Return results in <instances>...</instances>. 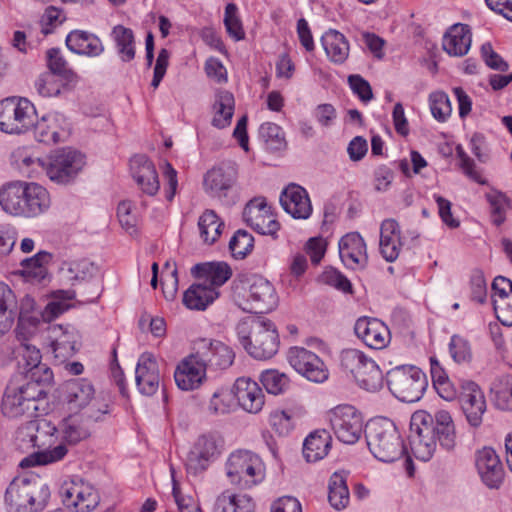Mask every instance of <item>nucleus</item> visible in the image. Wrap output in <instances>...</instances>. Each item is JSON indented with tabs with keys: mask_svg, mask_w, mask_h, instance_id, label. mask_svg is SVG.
<instances>
[{
	"mask_svg": "<svg viewBox=\"0 0 512 512\" xmlns=\"http://www.w3.org/2000/svg\"><path fill=\"white\" fill-rule=\"evenodd\" d=\"M452 451L456 446V431L448 411L438 410L434 415L419 410L412 414L409 442L413 455L421 461H429L437 448Z\"/></svg>",
	"mask_w": 512,
	"mask_h": 512,
	"instance_id": "1",
	"label": "nucleus"
},
{
	"mask_svg": "<svg viewBox=\"0 0 512 512\" xmlns=\"http://www.w3.org/2000/svg\"><path fill=\"white\" fill-rule=\"evenodd\" d=\"M95 406L94 403L84 412H73L62 418L53 428L60 443L39 453L36 462L46 465L60 461L67 455L70 447L89 439L92 435L93 423L99 421L103 414L108 413L107 404L99 406L96 412L93 410Z\"/></svg>",
	"mask_w": 512,
	"mask_h": 512,
	"instance_id": "2",
	"label": "nucleus"
},
{
	"mask_svg": "<svg viewBox=\"0 0 512 512\" xmlns=\"http://www.w3.org/2000/svg\"><path fill=\"white\" fill-rule=\"evenodd\" d=\"M0 206L13 216L32 218L50 207L48 191L34 182H11L0 189Z\"/></svg>",
	"mask_w": 512,
	"mask_h": 512,
	"instance_id": "3",
	"label": "nucleus"
},
{
	"mask_svg": "<svg viewBox=\"0 0 512 512\" xmlns=\"http://www.w3.org/2000/svg\"><path fill=\"white\" fill-rule=\"evenodd\" d=\"M23 164L41 169L55 184L68 185L75 181L85 165V157L70 147L57 149L45 159L26 157Z\"/></svg>",
	"mask_w": 512,
	"mask_h": 512,
	"instance_id": "4",
	"label": "nucleus"
},
{
	"mask_svg": "<svg viewBox=\"0 0 512 512\" xmlns=\"http://www.w3.org/2000/svg\"><path fill=\"white\" fill-rule=\"evenodd\" d=\"M365 437L370 452L379 461L391 463L405 454L403 439L388 418L371 419L366 425Z\"/></svg>",
	"mask_w": 512,
	"mask_h": 512,
	"instance_id": "5",
	"label": "nucleus"
},
{
	"mask_svg": "<svg viewBox=\"0 0 512 512\" xmlns=\"http://www.w3.org/2000/svg\"><path fill=\"white\" fill-rule=\"evenodd\" d=\"M237 334L242 346L255 359H270L278 351V333L274 323L268 319H254L250 325L240 323Z\"/></svg>",
	"mask_w": 512,
	"mask_h": 512,
	"instance_id": "6",
	"label": "nucleus"
},
{
	"mask_svg": "<svg viewBox=\"0 0 512 512\" xmlns=\"http://www.w3.org/2000/svg\"><path fill=\"white\" fill-rule=\"evenodd\" d=\"M48 487L38 476L15 478L6 489L8 512H39L49 498Z\"/></svg>",
	"mask_w": 512,
	"mask_h": 512,
	"instance_id": "7",
	"label": "nucleus"
},
{
	"mask_svg": "<svg viewBox=\"0 0 512 512\" xmlns=\"http://www.w3.org/2000/svg\"><path fill=\"white\" fill-rule=\"evenodd\" d=\"M45 394L43 385L26 380L22 384L11 381L2 398V413L8 418L33 417L37 410L36 401Z\"/></svg>",
	"mask_w": 512,
	"mask_h": 512,
	"instance_id": "8",
	"label": "nucleus"
},
{
	"mask_svg": "<svg viewBox=\"0 0 512 512\" xmlns=\"http://www.w3.org/2000/svg\"><path fill=\"white\" fill-rule=\"evenodd\" d=\"M236 290L242 299L239 306L249 313H267L273 310L278 302L273 285L259 275L243 277Z\"/></svg>",
	"mask_w": 512,
	"mask_h": 512,
	"instance_id": "9",
	"label": "nucleus"
},
{
	"mask_svg": "<svg viewBox=\"0 0 512 512\" xmlns=\"http://www.w3.org/2000/svg\"><path fill=\"white\" fill-rule=\"evenodd\" d=\"M238 167L234 162H222L209 169L203 178L204 191L222 205L231 207L239 200Z\"/></svg>",
	"mask_w": 512,
	"mask_h": 512,
	"instance_id": "10",
	"label": "nucleus"
},
{
	"mask_svg": "<svg viewBox=\"0 0 512 512\" xmlns=\"http://www.w3.org/2000/svg\"><path fill=\"white\" fill-rule=\"evenodd\" d=\"M340 366L363 389L376 392L383 385V374L376 362L358 349H345L340 355Z\"/></svg>",
	"mask_w": 512,
	"mask_h": 512,
	"instance_id": "11",
	"label": "nucleus"
},
{
	"mask_svg": "<svg viewBox=\"0 0 512 512\" xmlns=\"http://www.w3.org/2000/svg\"><path fill=\"white\" fill-rule=\"evenodd\" d=\"M387 385L391 393L403 402H416L425 392L426 375L416 366L401 365L387 372Z\"/></svg>",
	"mask_w": 512,
	"mask_h": 512,
	"instance_id": "12",
	"label": "nucleus"
},
{
	"mask_svg": "<svg viewBox=\"0 0 512 512\" xmlns=\"http://www.w3.org/2000/svg\"><path fill=\"white\" fill-rule=\"evenodd\" d=\"M225 469L230 482L242 489L250 488L265 478V466L261 458L246 450L233 452Z\"/></svg>",
	"mask_w": 512,
	"mask_h": 512,
	"instance_id": "13",
	"label": "nucleus"
},
{
	"mask_svg": "<svg viewBox=\"0 0 512 512\" xmlns=\"http://www.w3.org/2000/svg\"><path fill=\"white\" fill-rule=\"evenodd\" d=\"M37 112L27 98L8 97L0 101V130L9 134H20L31 129Z\"/></svg>",
	"mask_w": 512,
	"mask_h": 512,
	"instance_id": "14",
	"label": "nucleus"
},
{
	"mask_svg": "<svg viewBox=\"0 0 512 512\" xmlns=\"http://www.w3.org/2000/svg\"><path fill=\"white\" fill-rule=\"evenodd\" d=\"M328 416L331 428L339 441L354 444L360 439L363 432V418L355 407L337 406L329 412Z\"/></svg>",
	"mask_w": 512,
	"mask_h": 512,
	"instance_id": "15",
	"label": "nucleus"
},
{
	"mask_svg": "<svg viewBox=\"0 0 512 512\" xmlns=\"http://www.w3.org/2000/svg\"><path fill=\"white\" fill-rule=\"evenodd\" d=\"M223 440L220 436L208 433L198 437L187 455L186 469L197 475L205 471L222 451Z\"/></svg>",
	"mask_w": 512,
	"mask_h": 512,
	"instance_id": "16",
	"label": "nucleus"
},
{
	"mask_svg": "<svg viewBox=\"0 0 512 512\" xmlns=\"http://www.w3.org/2000/svg\"><path fill=\"white\" fill-rule=\"evenodd\" d=\"M63 504L76 512H91L100 503L97 490L83 479L65 482L60 489Z\"/></svg>",
	"mask_w": 512,
	"mask_h": 512,
	"instance_id": "17",
	"label": "nucleus"
},
{
	"mask_svg": "<svg viewBox=\"0 0 512 512\" xmlns=\"http://www.w3.org/2000/svg\"><path fill=\"white\" fill-rule=\"evenodd\" d=\"M14 354L18 365L24 369L26 381L40 385L49 384L52 381L53 372L46 364L41 363L42 356L36 346L21 342L15 348Z\"/></svg>",
	"mask_w": 512,
	"mask_h": 512,
	"instance_id": "18",
	"label": "nucleus"
},
{
	"mask_svg": "<svg viewBox=\"0 0 512 512\" xmlns=\"http://www.w3.org/2000/svg\"><path fill=\"white\" fill-rule=\"evenodd\" d=\"M243 219L248 226L262 235L275 237L280 229V224L264 197H256L246 204Z\"/></svg>",
	"mask_w": 512,
	"mask_h": 512,
	"instance_id": "19",
	"label": "nucleus"
},
{
	"mask_svg": "<svg viewBox=\"0 0 512 512\" xmlns=\"http://www.w3.org/2000/svg\"><path fill=\"white\" fill-rule=\"evenodd\" d=\"M289 364L309 381L321 383L328 378L324 362L314 352L303 347H292L287 354Z\"/></svg>",
	"mask_w": 512,
	"mask_h": 512,
	"instance_id": "20",
	"label": "nucleus"
},
{
	"mask_svg": "<svg viewBox=\"0 0 512 512\" xmlns=\"http://www.w3.org/2000/svg\"><path fill=\"white\" fill-rule=\"evenodd\" d=\"M195 353L206 369L211 367L216 370H225L233 364L235 359V353L232 348L218 340H199Z\"/></svg>",
	"mask_w": 512,
	"mask_h": 512,
	"instance_id": "21",
	"label": "nucleus"
},
{
	"mask_svg": "<svg viewBox=\"0 0 512 512\" xmlns=\"http://www.w3.org/2000/svg\"><path fill=\"white\" fill-rule=\"evenodd\" d=\"M476 469L482 483L489 489H499L505 477L504 467L496 452L484 447L476 454Z\"/></svg>",
	"mask_w": 512,
	"mask_h": 512,
	"instance_id": "22",
	"label": "nucleus"
},
{
	"mask_svg": "<svg viewBox=\"0 0 512 512\" xmlns=\"http://www.w3.org/2000/svg\"><path fill=\"white\" fill-rule=\"evenodd\" d=\"M354 331L366 346L376 350L387 347L391 340L389 328L376 318H359L355 323Z\"/></svg>",
	"mask_w": 512,
	"mask_h": 512,
	"instance_id": "23",
	"label": "nucleus"
},
{
	"mask_svg": "<svg viewBox=\"0 0 512 512\" xmlns=\"http://www.w3.org/2000/svg\"><path fill=\"white\" fill-rule=\"evenodd\" d=\"M461 404L467 421L473 427L482 423L486 411V400L480 387L473 381H463L461 384Z\"/></svg>",
	"mask_w": 512,
	"mask_h": 512,
	"instance_id": "24",
	"label": "nucleus"
},
{
	"mask_svg": "<svg viewBox=\"0 0 512 512\" xmlns=\"http://www.w3.org/2000/svg\"><path fill=\"white\" fill-rule=\"evenodd\" d=\"M175 382L183 391H190L200 387L206 378V368L196 353L186 357L176 368Z\"/></svg>",
	"mask_w": 512,
	"mask_h": 512,
	"instance_id": "25",
	"label": "nucleus"
},
{
	"mask_svg": "<svg viewBox=\"0 0 512 512\" xmlns=\"http://www.w3.org/2000/svg\"><path fill=\"white\" fill-rule=\"evenodd\" d=\"M233 394L239 406L248 413H259L265 403V395L257 384L250 378L240 377L233 386Z\"/></svg>",
	"mask_w": 512,
	"mask_h": 512,
	"instance_id": "26",
	"label": "nucleus"
},
{
	"mask_svg": "<svg viewBox=\"0 0 512 512\" xmlns=\"http://www.w3.org/2000/svg\"><path fill=\"white\" fill-rule=\"evenodd\" d=\"M135 380L139 392L146 396L154 395L160 386V374L156 359L152 354L144 353L139 357Z\"/></svg>",
	"mask_w": 512,
	"mask_h": 512,
	"instance_id": "27",
	"label": "nucleus"
},
{
	"mask_svg": "<svg viewBox=\"0 0 512 512\" xmlns=\"http://www.w3.org/2000/svg\"><path fill=\"white\" fill-rule=\"evenodd\" d=\"M283 209L296 219H307L312 213V205L307 191L297 184H289L280 195Z\"/></svg>",
	"mask_w": 512,
	"mask_h": 512,
	"instance_id": "28",
	"label": "nucleus"
},
{
	"mask_svg": "<svg viewBox=\"0 0 512 512\" xmlns=\"http://www.w3.org/2000/svg\"><path fill=\"white\" fill-rule=\"evenodd\" d=\"M65 401L70 411L79 410L83 412L91 402L94 400L92 405L95 403L96 406L93 410L96 412L98 407L103 403L98 404L94 398L95 389L91 382L86 379H74L68 381L65 384Z\"/></svg>",
	"mask_w": 512,
	"mask_h": 512,
	"instance_id": "29",
	"label": "nucleus"
},
{
	"mask_svg": "<svg viewBox=\"0 0 512 512\" xmlns=\"http://www.w3.org/2000/svg\"><path fill=\"white\" fill-rule=\"evenodd\" d=\"M131 173L145 194L154 196L160 188L158 173L154 164L145 156L138 155L130 161Z\"/></svg>",
	"mask_w": 512,
	"mask_h": 512,
	"instance_id": "30",
	"label": "nucleus"
},
{
	"mask_svg": "<svg viewBox=\"0 0 512 512\" xmlns=\"http://www.w3.org/2000/svg\"><path fill=\"white\" fill-rule=\"evenodd\" d=\"M339 255L347 267H365L368 257L361 235L356 232L344 235L339 241Z\"/></svg>",
	"mask_w": 512,
	"mask_h": 512,
	"instance_id": "31",
	"label": "nucleus"
},
{
	"mask_svg": "<svg viewBox=\"0 0 512 512\" xmlns=\"http://www.w3.org/2000/svg\"><path fill=\"white\" fill-rule=\"evenodd\" d=\"M67 48L78 55L98 57L104 52V46L100 38L88 31L73 30L65 40Z\"/></svg>",
	"mask_w": 512,
	"mask_h": 512,
	"instance_id": "32",
	"label": "nucleus"
},
{
	"mask_svg": "<svg viewBox=\"0 0 512 512\" xmlns=\"http://www.w3.org/2000/svg\"><path fill=\"white\" fill-rule=\"evenodd\" d=\"M37 432L38 424L36 421H28L27 423L19 427L15 432V447L23 453H31L29 457H26L21 460L20 466L22 468L31 467L34 466L35 464H38L36 462V459L37 455L40 452L37 453L34 451V449L38 446Z\"/></svg>",
	"mask_w": 512,
	"mask_h": 512,
	"instance_id": "33",
	"label": "nucleus"
},
{
	"mask_svg": "<svg viewBox=\"0 0 512 512\" xmlns=\"http://www.w3.org/2000/svg\"><path fill=\"white\" fill-rule=\"evenodd\" d=\"M472 33L467 24L457 23L452 25L443 37V49L450 56L462 57L470 49Z\"/></svg>",
	"mask_w": 512,
	"mask_h": 512,
	"instance_id": "34",
	"label": "nucleus"
},
{
	"mask_svg": "<svg viewBox=\"0 0 512 512\" xmlns=\"http://www.w3.org/2000/svg\"><path fill=\"white\" fill-rule=\"evenodd\" d=\"M400 227L396 220L385 219L380 227V253L387 262L395 261L401 251Z\"/></svg>",
	"mask_w": 512,
	"mask_h": 512,
	"instance_id": "35",
	"label": "nucleus"
},
{
	"mask_svg": "<svg viewBox=\"0 0 512 512\" xmlns=\"http://www.w3.org/2000/svg\"><path fill=\"white\" fill-rule=\"evenodd\" d=\"M64 118L59 114H48L40 120H35L34 128L35 137L39 142L46 144H56L62 140L65 134L61 122Z\"/></svg>",
	"mask_w": 512,
	"mask_h": 512,
	"instance_id": "36",
	"label": "nucleus"
},
{
	"mask_svg": "<svg viewBox=\"0 0 512 512\" xmlns=\"http://www.w3.org/2000/svg\"><path fill=\"white\" fill-rule=\"evenodd\" d=\"M191 273L194 277L204 279L203 283H207L215 289L222 286L232 275L230 266L225 262H207L193 266Z\"/></svg>",
	"mask_w": 512,
	"mask_h": 512,
	"instance_id": "37",
	"label": "nucleus"
},
{
	"mask_svg": "<svg viewBox=\"0 0 512 512\" xmlns=\"http://www.w3.org/2000/svg\"><path fill=\"white\" fill-rule=\"evenodd\" d=\"M59 269L72 285L88 282L98 273L95 263L86 258L63 261Z\"/></svg>",
	"mask_w": 512,
	"mask_h": 512,
	"instance_id": "38",
	"label": "nucleus"
},
{
	"mask_svg": "<svg viewBox=\"0 0 512 512\" xmlns=\"http://www.w3.org/2000/svg\"><path fill=\"white\" fill-rule=\"evenodd\" d=\"M218 296L219 292L207 283H195L184 292L183 304L190 310L203 311Z\"/></svg>",
	"mask_w": 512,
	"mask_h": 512,
	"instance_id": "39",
	"label": "nucleus"
},
{
	"mask_svg": "<svg viewBox=\"0 0 512 512\" xmlns=\"http://www.w3.org/2000/svg\"><path fill=\"white\" fill-rule=\"evenodd\" d=\"M18 315L14 292L7 284L0 282V335H4L12 328Z\"/></svg>",
	"mask_w": 512,
	"mask_h": 512,
	"instance_id": "40",
	"label": "nucleus"
},
{
	"mask_svg": "<svg viewBox=\"0 0 512 512\" xmlns=\"http://www.w3.org/2000/svg\"><path fill=\"white\" fill-rule=\"evenodd\" d=\"M235 100L231 92L219 90L215 95L213 104L212 126L218 129H224L231 124L234 114Z\"/></svg>",
	"mask_w": 512,
	"mask_h": 512,
	"instance_id": "41",
	"label": "nucleus"
},
{
	"mask_svg": "<svg viewBox=\"0 0 512 512\" xmlns=\"http://www.w3.org/2000/svg\"><path fill=\"white\" fill-rule=\"evenodd\" d=\"M54 332L60 331L61 334L52 341V350L55 358L60 361L72 357L78 351L80 335L73 327L63 329L61 326L54 328Z\"/></svg>",
	"mask_w": 512,
	"mask_h": 512,
	"instance_id": "42",
	"label": "nucleus"
},
{
	"mask_svg": "<svg viewBox=\"0 0 512 512\" xmlns=\"http://www.w3.org/2000/svg\"><path fill=\"white\" fill-rule=\"evenodd\" d=\"M328 58L335 64H342L349 56V43L346 37L337 30L330 29L321 38Z\"/></svg>",
	"mask_w": 512,
	"mask_h": 512,
	"instance_id": "43",
	"label": "nucleus"
},
{
	"mask_svg": "<svg viewBox=\"0 0 512 512\" xmlns=\"http://www.w3.org/2000/svg\"><path fill=\"white\" fill-rule=\"evenodd\" d=\"M331 446V436L326 430H316L309 434L303 444V456L308 462L323 459Z\"/></svg>",
	"mask_w": 512,
	"mask_h": 512,
	"instance_id": "44",
	"label": "nucleus"
},
{
	"mask_svg": "<svg viewBox=\"0 0 512 512\" xmlns=\"http://www.w3.org/2000/svg\"><path fill=\"white\" fill-rule=\"evenodd\" d=\"M200 237L206 244L215 243L224 228V222L212 209H206L198 220Z\"/></svg>",
	"mask_w": 512,
	"mask_h": 512,
	"instance_id": "45",
	"label": "nucleus"
},
{
	"mask_svg": "<svg viewBox=\"0 0 512 512\" xmlns=\"http://www.w3.org/2000/svg\"><path fill=\"white\" fill-rule=\"evenodd\" d=\"M328 489V500L331 506L336 510L346 508L350 500L346 477L337 472L333 473L329 480Z\"/></svg>",
	"mask_w": 512,
	"mask_h": 512,
	"instance_id": "46",
	"label": "nucleus"
},
{
	"mask_svg": "<svg viewBox=\"0 0 512 512\" xmlns=\"http://www.w3.org/2000/svg\"><path fill=\"white\" fill-rule=\"evenodd\" d=\"M47 65L48 72L60 76L68 86H75L78 83V75L67 67V62L61 55L60 49L51 48L47 51Z\"/></svg>",
	"mask_w": 512,
	"mask_h": 512,
	"instance_id": "47",
	"label": "nucleus"
},
{
	"mask_svg": "<svg viewBox=\"0 0 512 512\" xmlns=\"http://www.w3.org/2000/svg\"><path fill=\"white\" fill-rule=\"evenodd\" d=\"M494 405L504 411H512V374L496 379L491 388Z\"/></svg>",
	"mask_w": 512,
	"mask_h": 512,
	"instance_id": "48",
	"label": "nucleus"
},
{
	"mask_svg": "<svg viewBox=\"0 0 512 512\" xmlns=\"http://www.w3.org/2000/svg\"><path fill=\"white\" fill-rule=\"evenodd\" d=\"M112 37L116 43L117 52L124 62H130L135 57L134 34L129 28L122 25L115 26Z\"/></svg>",
	"mask_w": 512,
	"mask_h": 512,
	"instance_id": "49",
	"label": "nucleus"
},
{
	"mask_svg": "<svg viewBox=\"0 0 512 512\" xmlns=\"http://www.w3.org/2000/svg\"><path fill=\"white\" fill-rule=\"evenodd\" d=\"M74 86H68L66 81L54 73L45 72L35 81V89L42 97L58 96L62 90L71 89Z\"/></svg>",
	"mask_w": 512,
	"mask_h": 512,
	"instance_id": "50",
	"label": "nucleus"
},
{
	"mask_svg": "<svg viewBox=\"0 0 512 512\" xmlns=\"http://www.w3.org/2000/svg\"><path fill=\"white\" fill-rule=\"evenodd\" d=\"M260 138L265 142L267 149L279 151L286 147L284 133L275 123H263L259 129Z\"/></svg>",
	"mask_w": 512,
	"mask_h": 512,
	"instance_id": "51",
	"label": "nucleus"
},
{
	"mask_svg": "<svg viewBox=\"0 0 512 512\" xmlns=\"http://www.w3.org/2000/svg\"><path fill=\"white\" fill-rule=\"evenodd\" d=\"M51 255L47 252H39L31 258L24 259L21 262L23 274L27 277L42 280L47 274L44 266L49 261Z\"/></svg>",
	"mask_w": 512,
	"mask_h": 512,
	"instance_id": "52",
	"label": "nucleus"
},
{
	"mask_svg": "<svg viewBox=\"0 0 512 512\" xmlns=\"http://www.w3.org/2000/svg\"><path fill=\"white\" fill-rule=\"evenodd\" d=\"M254 247L253 236L245 230H238L229 242V249L235 258H245Z\"/></svg>",
	"mask_w": 512,
	"mask_h": 512,
	"instance_id": "53",
	"label": "nucleus"
},
{
	"mask_svg": "<svg viewBox=\"0 0 512 512\" xmlns=\"http://www.w3.org/2000/svg\"><path fill=\"white\" fill-rule=\"evenodd\" d=\"M260 381L267 392L274 395L282 393L289 384L288 377L277 370H266L262 372Z\"/></svg>",
	"mask_w": 512,
	"mask_h": 512,
	"instance_id": "54",
	"label": "nucleus"
},
{
	"mask_svg": "<svg viewBox=\"0 0 512 512\" xmlns=\"http://www.w3.org/2000/svg\"><path fill=\"white\" fill-rule=\"evenodd\" d=\"M449 352L456 363H469L472 360V349L469 341L462 336L453 335L449 343Z\"/></svg>",
	"mask_w": 512,
	"mask_h": 512,
	"instance_id": "55",
	"label": "nucleus"
},
{
	"mask_svg": "<svg viewBox=\"0 0 512 512\" xmlns=\"http://www.w3.org/2000/svg\"><path fill=\"white\" fill-rule=\"evenodd\" d=\"M430 110L433 117L439 122H444L451 115L450 100L444 92H434L429 97Z\"/></svg>",
	"mask_w": 512,
	"mask_h": 512,
	"instance_id": "56",
	"label": "nucleus"
},
{
	"mask_svg": "<svg viewBox=\"0 0 512 512\" xmlns=\"http://www.w3.org/2000/svg\"><path fill=\"white\" fill-rule=\"evenodd\" d=\"M269 424L275 433L286 436L294 428L293 415L285 410H274L269 415Z\"/></svg>",
	"mask_w": 512,
	"mask_h": 512,
	"instance_id": "57",
	"label": "nucleus"
},
{
	"mask_svg": "<svg viewBox=\"0 0 512 512\" xmlns=\"http://www.w3.org/2000/svg\"><path fill=\"white\" fill-rule=\"evenodd\" d=\"M237 11V6L234 3H229L225 8L224 24L229 35L239 41L244 39L245 33Z\"/></svg>",
	"mask_w": 512,
	"mask_h": 512,
	"instance_id": "58",
	"label": "nucleus"
},
{
	"mask_svg": "<svg viewBox=\"0 0 512 512\" xmlns=\"http://www.w3.org/2000/svg\"><path fill=\"white\" fill-rule=\"evenodd\" d=\"M486 198L491 208V221L496 226H500L505 221L507 197L501 192L493 191L487 193Z\"/></svg>",
	"mask_w": 512,
	"mask_h": 512,
	"instance_id": "59",
	"label": "nucleus"
},
{
	"mask_svg": "<svg viewBox=\"0 0 512 512\" xmlns=\"http://www.w3.org/2000/svg\"><path fill=\"white\" fill-rule=\"evenodd\" d=\"M117 216L120 225L129 234L136 232L137 217L132 213V204L130 201H123L118 205Z\"/></svg>",
	"mask_w": 512,
	"mask_h": 512,
	"instance_id": "60",
	"label": "nucleus"
},
{
	"mask_svg": "<svg viewBox=\"0 0 512 512\" xmlns=\"http://www.w3.org/2000/svg\"><path fill=\"white\" fill-rule=\"evenodd\" d=\"M481 56L486 65L497 71L505 72L508 70V63L493 50L491 43L486 42L481 46Z\"/></svg>",
	"mask_w": 512,
	"mask_h": 512,
	"instance_id": "61",
	"label": "nucleus"
},
{
	"mask_svg": "<svg viewBox=\"0 0 512 512\" xmlns=\"http://www.w3.org/2000/svg\"><path fill=\"white\" fill-rule=\"evenodd\" d=\"M471 299L483 304L487 299V283L481 271H474L470 278Z\"/></svg>",
	"mask_w": 512,
	"mask_h": 512,
	"instance_id": "62",
	"label": "nucleus"
},
{
	"mask_svg": "<svg viewBox=\"0 0 512 512\" xmlns=\"http://www.w3.org/2000/svg\"><path fill=\"white\" fill-rule=\"evenodd\" d=\"M497 319L505 326H512V294L507 298H493Z\"/></svg>",
	"mask_w": 512,
	"mask_h": 512,
	"instance_id": "63",
	"label": "nucleus"
},
{
	"mask_svg": "<svg viewBox=\"0 0 512 512\" xmlns=\"http://www.w3.org/2000/svg\"><path fill=\"white\" fill-rule=\"evenodd\" d=\"M64 19L65 16L60 9L54 6L48 7L41 18V33L43 35L49 34L52 29L60 25Z\"/></svg>",
	"mask_w": 512,
	"mask_h": 512,
	"instance_id": "64",
	"label": "nucleus"
}]
</instances>
